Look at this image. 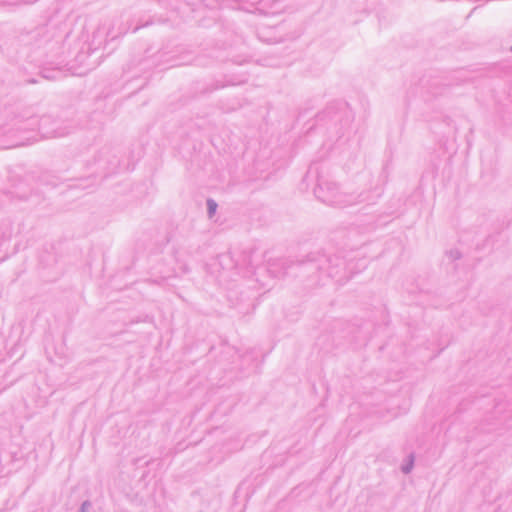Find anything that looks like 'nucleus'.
Listing matches in <instances>:
<instances>
[{
  "instance_id": "nucleus-1",
  "label": "nucleus",
  "mask_w": 512,
  "mask_h": 512,
  "mask_svg": "<svg viewBox=\"0 0 512 512\" xmlns=\"http://www.w3.org/2000/svg\"><path fill=\"white\" fill-rule=\"evenodd\" d=\"M209 210H210V213L213 214L216 210V204L213 202H209Z\"/></svg>"
}]
</instances>
